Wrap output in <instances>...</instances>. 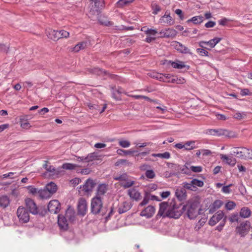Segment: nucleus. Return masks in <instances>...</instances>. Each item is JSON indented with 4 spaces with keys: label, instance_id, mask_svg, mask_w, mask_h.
<instances>
[{
    "label": "nucleus",
    "instance_id": "nucleus-1",
    "mask_svg": "<svg viewBox=\"0 0 252 252\" xmlns=\"http://www.w3.org/2000/svg\"><path fill=\"white\" fill-rule=\"evenodd\" d=\"M183 212L187 210V214L190 220L194 219L199 214V204L197 202H189L186 205H183Z\"/></svg>",
    "mask_w": 252,
    "mask_h": 252
},
{
    "label": "nucleus",
    "instance_id": "nucleus-2",
    "mask_svg": "<svg viewBox=\"0 0 252 252\" xmlns=\"http://www.w3.org/2000/svg\"><path fill=\"white\" fill-rule=\"evenodd\" d=\"M114 180L120 181V185L124 189L129 188L135 184V181L130 179L129 176L126 173L115 176Z\"/></svg>",
    "mask_w": 252,
    "mask_h": 252
},
{
    "label": "nucleus",
    "instance_id": "nucleus-3",
    "mask_svg": "<svg viewBox=\"0 0 252 252\" xmlns=\"http://www.w3.org/2000/svg\"><path fill=\"white\" fill-rule=\"evenodd\" d=\"M102 199L98 197H94L92 199L91 211L94 214L101 213V215H105V212L102 209Z\"/></svg>",
    "mask_w": 252,
    "mask_h": 252
},
{
    "label": "nucleus",
    "instance_id": "nucleus-4",
    "mask_svg": "<svg viewBox=\"0 0 252 252\" xmlns=\"http://www.w3.org/2000/svg\"><path fill=\"white\" fill-rule=\"evenodd\" d=\"M183 205L176 206L174 204L169 208L165 213V216L167 217L174 219H178L183 213Z\"/></svg>",
    "mask_w": 252,
    "mask_h": 252
},
{
    "label": "nucleus",
    "instance_id": "nucleus-5",
    "mask_svg": "<svg viewBox=\"0 0 252 252\" xmlns=\"http://www.w3.org/2000/svg\"><path fill=\"white\" fill-rule=\"evenodd\" d=\"M233 153L239 158L252 159V150L246 148H234Z\"/></svg>",
    "mask_w": 252,
    "mask_h": 252
},
{
    "label": "nucleus",
    "instance_id": "nucleus-6",
    "mask_svg": "<svg viewBox=\"0 0 252 252\" xmlns=\"http://www.w3.org/2000/svg\"><path fill=\"white\" fill-rule=\"evenodd\" d=\"M91 1V6L89 11L90 15H98L101 9L104 6V0H90Z\"/></svg>",
    "mask_w": 252,
    "mask_h": 252
},
{
    "label": "nucleus",
    "instance_id": "nucleus-7",
    "mask_svg": "<svg viewBox=\"0 0 252 252\" xmlns=\"http://www.w3.org/2000/svg\"><path fill=\"white\" fill-rule=\"evenodd\" d=\"M16 214L20 222L27 223L29 221V213L24 207L20 206L17 209Z\"/></svg>",
    "mask_w": 252,
    "mask_h": 252
},
{
    "label": "nucleus",
    "instance_id": "nucleus-8",
    "mask_svg": "<svg viewBox=\"0 0 252 252\" xmlns=\"http://www.w3.org/2000/svg\"><path fill=\"white\" fill-rule=\"evenodd\" d=\"M250 227L251 223L250 221L247 220L244 222L241 223L240 225L236 227V230L241 237H244L248 233Z\"/></svg>",
    "mask_w": 252,
    "mask_h": 252
},
{
    "label": "nucleus",
    "instance_id": "nucleus-9",
    "mask_svg": "<svg viewBox=\"0 0 252 252\" xmlns=\"http://www.w3.org/2000/svg\"><path fill=\"white\" fill-rule=\"evenodd\" d=\"M43 167L49 173V175L51 176H58L61 175L62 170L61 168H55L53 166L49 164V163L45 161Z\"/></svg>",
    "mask_w": 252,
    "mask_h": 252
},
{
    "label": "nucleus",
    "instance_id": "nucleus-10",
    "mask_svg": "<svg viewBox=\"0 0 252 252\" xmlns=\"http://www.w3.org/2000/svg\"><path fill=\"white\" fill-rule=\"evenodd\" d=\"M108 190V185L106 184H100L96 188L95 197L103 198L104 196Z\"/></svg>",
    "mask_w": 252,
    "mask_h": 252
},
{
    "label": "nucleus",
    "instance_id": "nucleus-11",
    "mask_svg": "<svg viewBox=\"0 0 252 252\" xmlns=\"http://www.w3.org/2000/svg\"><path fill=\"white\" fill-rule=\"evenodd\" d=\"M206 133L208 135L213 136H220L224 135L226 136H230L229 131L224 129H208Z\"/></svg>",
    "mask_w": 252,
    "mask_h": 252
},
{
    "label": "nucleus",
    "instance_id": "nucleus-12",
    "mask_svg": "<svg viewBox=\"0 0 252 252\" xmlns=\"http://www.w3.org/2000/svg\"><path fill=\"white\" fill-rule=\"evenodd\" d=\"M224 217V213L220 210L216 213L209 220L208 223L210 226H214Z\"/></svg>",
    "mask_w": 252,
    "mask_h": 252
},
{
    "label": "nucleus",
    "instance_id": "nucleus-13",
    "mask_svg": "<svg viewBox=\"0 0 252 252\" xmlns=\"http://www.w3.org/2000/svg\"><path fill=\"white\" fill-rule=\"evenodd\" d=\"M26 207L30 213L33 215L37 214L38 210L37 207L33 200L31 198H27L25 200Z\"/></svg>",
    "mask_w": 252,
    "mask_h": 252
},
{
    "label": "nucleus",
    "instance_id": "nucleus-14",
    "mask_svg": "<svg viewBox=\"0 0 252 252\" xmlns=\"http://www.w3.org/2000/svg\"><path fill=\"white\" fill-rule=\"evenodd\" d=\"M60 203L57 200H53L49 202L48 206L49 211L53 214H57L60 210Z\"/></svg>",
    "mask_w": 252,
    "mask_h": 252
},
{
    "label": "nucleus",
    "instance_id": "nucleus-15",
    "mask_svg": "<svg viewBox=\"0 0 252 252\" xmlns=\"http://www.w3.org/2000/svg\"><path fill=\"white\" fill-rule=\"evenodd\" d=\"M77 209L78 214L82 216H84L86 214L87 211V203L84 198H81L79 199Z\"/></svg>",
    "mask_w": 252,
    "mask_h": 252
},
{
    "label": "nucleus",
    "instance_id": "nucleus-16",
    "mask_svg": "<svg viewBox=\"0 0 252 252\" xmlns=\"http://www.w3.org/2000/svg\"><path fill=\"white\" fill-rule=\"evenodd\" d=\"M127 195L130 199L136 201L139 200L141 198L140 192L135 188H130L128 189Z\"/></svg>",
    "mask_w": 252,
    "mask_h": 252
},
{
    "label": "nucleus",
    "instance_id": "nucleus-17",
    "mask_svg": "<svg viewBox=\"0 0 252 252\" xmlns=\"http://www.w3.org/2000/svg\"><path fill=\"white\" fill-rule=\"evenodd\" d=\"M156 209L152 205H149L140 213V216L147 218H151L155 214Z\"/></svg>",
    "mask_w": 252,
    "mask_h": 252
},
{
    "label": "nucleus",
    "instance_id": "nucleus-18",
    "mask_svg": "<svg viewBox=\"0 0 252 252\" xmlns=\"http://www.w3.org/2000/svg\"><path fill=\"white\" fill-rule=\"evenodd\" d=\"M58 223L60 228L63 231H66L68 229V223L67 219L62 215L58 216Z\"/></svg>",
    "mask_w": 252,
    "mask_h": 252
},
{
    "label": "nucleus",
    "instance_id": "nucleus-19",
    "mask_svg": "<svg viewBox=\"0 0 252 252\" xmlns=\"http://www.w3.org/2000/svg\"><path fill=\"white\" fill-rule=\"evenodd\" d=\"M173 45L174 46L175 49H176L180 53L189 54H192V53L190 52V49H189L186 46L183 45L180 42L177 41H174L173 42Z\"/></svg>",
    "mask_w": 252,
    "mask_h": 252
},
{
    "label": "nucleus",
    "instance_id": "nucleus-20",
    "mask_svg": "<svg viewBox=\"0 0 252 252\" xmlns=\"http://www.w3.org/2000/svg\"><path fill=\"white\" fill-rule=\"evenodd\" d=\"M159 34H160L159 37L168 38L175 36L176 35V31L173 29L168 28L165 30H162L159 32Z\"/></svg>",
    "mask_w": 252,
    "mask_h": 252
},
{
    "label": "nucleus",
    "instance_id": "nucleus-21",
    "mask_svg": "<svg viewBox=\"0 0 252 252\" xmlns=\"http://www.w3.org/2000/svg\"><path fill=\"white\" fill-rule=\"evenodd\" d=\"M96 185V183L91 179H88L83 186V190L86 192L92 191Z\"/></svg>",
    "mask_w": 252,
    "mask_h": 252
},
{
    "label": "nucleus",
    "instance_id": "nucleus-22",
    "mask_svg": "<svg viewBox=\"0 0 252 252\" xmlns=\"http://www.w3.org/2000/svg\"><path fill=\"white\" fill-rule=\"evenodd\" d=\"M223 203L221 200H216L212 204L209 206L208 208L210 214L214 213L216 210L219 209L223 205Z\"/></svg>",
    "mask_w": 252,
    "mask_h": 252
},
{
    "label": "nucleus",
    "instance_id": "nucleus-23",
    "mask_svg": "<svg viewBox=\"0 0 252 252\" xmlns=\"http://www.w3.org/2000/svg\"><path fill=\"white\" fill-rule=\"evenodd\" d=\"M159 22L161 24H166L169 25H172L174 23L170 13L168 11H166L165 14L159 19Z\"/></svg>",
    "mask_w": 252,
    "mask_h": 252
},
{
    "label": "nucleus",
    "instance_id": "nucleus-24",
    "mask_svg": "<svg viewBox=\"0 0 252 252\" xmlns=\"http://www.w3.org/2000/svg\"><path fill=\"white\" fill-rule=\"evenodd\" d=\"M220 158L221 159L225 161L227 164L231 165V166H233L236 163V160L235 158L232 157H229L226 155H220Z\"/></svg>",
    "mask_w": 252,
    "mask_h": 252
},
{
    "label": "nucleus",
    "instance_id": "nucleus-25",
    "mask_svg": "<svg viewBox=\"0 0 252 252\" xmlns=\"http://www.w3.org/2000/svg\"><path fill=\"white\" fill-rule=\"evenodd\" d=\"M59 31H56L54 30L49 29L47 31V35L48 37L54 41H57L59 39Z\"/></svg>",
    "mask_w": 252,
    "mask_h": 252
},
{
    "label": "nucleus",
    "instance_id": "nucleus-26",
    "mask_svg": "<svg viewBox=\"0 0 252 252\" xmlns=\"http://www.w3.org/2000/svg\"><path fill=\"white\" fill-rule=\"evenodd\" d=\"M170 207H169V205L167 202H163L159 204V209L158 210V215L160 217L163 216L165 217V216H165V211L166 210H167Z\"/></svg>",
    "mask_w": 252,
    "mask_h": 252
},
{
    "label": "nucleus",
    "instance_id": "nucleus-27",
    "mask_svg": "<svg viewBox=\"0 0 252 252\" xmlns=\"http://www.w3.org/2000/svg\"><path fill=\"white\" fill-rule=\"evenodd\" d=\"M175 194L176 197L180 200L186 199V191L184 189H178L176 190Z\"/></svg>",
    "mask_w": 252,
    "mask_h": 252
},
{
    "label": "nucleus",
    "instance_id": "nucleus-28",
    "mask_svg": "<svg viewBox=\"0 0 252 252\" xmlns=\"http://www.w3.org/2000/svg\"><path fill=\"white\" fill-rule=\"evenodd\" d=\"M75 212L74 210L71 208L68 207L66 210L65 214V217L66 219H68L70 221H73L75 219Z\"/></svg>",
    "mask_w": 252,
    "mask_h": 252
},
{
    "label": "nucleus",
    "instance_id": "nucleus-29",
    "mask_svg": "<svg viewBox=\"0 0 252 252\" xmlns=\"http://www.w3.org/2000/svg\"><path fill=\"white\" fill-rule=\"evenodd\" d=\"M45 189L53 195L57 191V186L55 183L51 182L46 185Z\"/></svg>",
    "mask_w": 252,
    "mask_h": 252
},
{
    "label": "nucleus",
    "instance_id": "nucleus-30",
    "mask_svg": "<svg viewBox=\"0 0 252 252\" xmlns=\"http://www.w3.org/2000/svg\"><path fill=\"white\" fill-rule=\"evenodd\" d=\"M10 203V200L6 195L0 197V206L3 208L7 207Z\"/></svg>",
    "mask_w": 252,
    "mask_h": 252
},
{
    "label": "nucleus",
    "instance_id": "nucleus-31",
    "mask_svg": "<svg viewBox=\"0 0 252 252\" xmlns=\"http://www.w3.org/2000/svg\"><path fill=\"white\" fill-rule=\"evenodd\" d=\"M168 63L174 68L182 69L185 67V65L183 62L177 61V62H173L169 61Z\"/></svg>",
    "mask_w": 252,
    "mask_h": 252
},
{
    "label": "nucleus",
    "instance_id": "nucleus-32",
    "mask_svg": "<svg viewBox=\"0 0 252 252\" xmlns=\"http://www.w3.org/2000/svg\"><path fill=\"white\" fill-rule=\"evenodd\" d=\"M247 114L246 112H237L232 115V117L237 120L241 121L247 118Z\"/></svg>",
    "mask_w": 252,
    "mask_h": 252
},
{
    "label": "nucleus",
    "instance_id": "nucleus-33",
    "mask_svg": "<svg viewBox=\"0 0 252 252\" xmlns=\"http://www.w3.org/2000/svg\"><path fill=\"white\" fill-rule=\"evenodd\" d=\"M78 167H79V166L76 164L71 163H64L63 164L61 169L63 168V169L66 170H73Z\"/></svg>",
    "mask_w": 252,
    "mask_h": 252
},
{
    "label": "nucleus",
    "instance_id": "nucleus-34",
    "mask_svg": "<svg viewBox=\"0 0 252 252\" xmlns=\"http://www.w3.org/2000/svg\"><path fill=\"white\" fill-rule=\"evenodd\" d=\"M132 165V163L129 162L128 160L125 159H120L118 160L115 163V165L116 166H129Z\"/></svg>",
    "mask_w": 252,
    "mask_h": 252
},
{
    "label": "nucleus",
    "instance_id": "nucleus-35",
    "mask_svg": "<svg viewBox=\"0 0 252 252\" xmlns=\"http://www.w3.org/2000/svg\"><path fill=\"white\" fill-rule=\"evenodd\" d=\"M251 211L247 207L242 208L240 212V216L243 218H247L251 216Z\"/></svg>",
    "mask_w": 252,
    "mask_h": 252
},
{
    "label": "nucleus",
    "instance_id": "nucleus-36",
    "mask_svg": "<svg viewBox=\"0 0 252 252\" xmlns=\"http://www.w3.org/2000/svg\"><path fill=\"white\" fill-rule=\"evenodd\" d=\"M204 18L202 16H196L188 20V22H192L194 24H199L203 22Z\"/></svg>",
    "mask_w": 252,
    "mask_h": 252
},
{
    "label": "nucleus",
    "instance_id": "nucleus-37",
    "mask_svg": "<svg viewBox=\"0 0 252 252\" xmlns=\"http://www.w3.org/2000/svg\"><path fill=\"white\" fill-rule=\"evenodd\" d=\"M221 40V38L215 37L208 41H206V44L208 45L210 48H214L219 42H220Z\"/></svg>",
    "mask_w": 252,
    "mask_h": 252
},
{
    "label": "nucleus",
    "instance_id": "nucleus-38",
    "mask_svg": "<svg viewBox=\"0 0 252 252\" xmlns=\"http://www.w3.org/2000/svg\"><path fill=\"white\" fill-rule=\"evenodd\" d=\"M38 193L40 197L42 199L49 198L52 195L46 189L40 190Z\"/></svg>",
    "mask_w": 252,
    "mask_h": 252
},
{
    "label": "nucleus",
    "instance_id": "nucleus-39",
    "mask_svg": "<svg viewBox=\"0 0 252 252\" xmlns=\"http://www.w3.org/2000/svg\"><path fill=\"white\" fill-rule=\"evenodd\" d=\"M172 165H174L175 167L177 168V170L179 172L186 174H188L189 173V168L186 165L183 166L174 164H172Z\"/></svg>",
    "mask_w": 252,
    "mask_h": 252
},
{
    "label": "nucleus",
    "instance_id": "nucleus-40",
    "mask_svg": "<svg viewBox=\"0 0 252 252\" xmlns=\"http://www.w3.org/2000/svg\"><path fill=\"white\" fill-rule=\"evenodd\" d=\"M130 208V206L128 203L127 202H124L123 204V206H120L118 208V212L119 214H121L127 212Z\"/></svg>",
    "mask_w": 252,
    "mask_h": 252
},
{
    "label": "nucleus",
    "instance_id": "nucleus-41",
    "mask_svg": "<svg viewBox=\"0 0 252 252\" xmlns=\"http://www.w3.org/2000/svg\"><path fill=\"white\" fill-rule=\"evenodd\" d=\"M195 141H189L184 144L185 150L190 151L196 148L195 146Z\"/></svg>",
    "mask_w": 252,
    "mask_h": 252
},
{
    "label": "nucleus",
    "instance_id": "nucleus-42",
    "mask_svg": "<svg viewBox=\"0 0 252 252\" xmlns=\"http://www.w3.org/2000/svg\"><path fill=\"white\" fill-rule=\"evenodd\" d=\"M86 46V42H81L75 45V46L73 49V51L75 52H78L81 50L85 49Z\"/></svg>",
    "mask_w": 252,
    "mask_h": 252
},
{
    "label": "nucleus",
    "instance_id": "nucleus-43",
    "mask_svg": "<svg viewBox=\"0 0 252 252\" xmlns=\"http://www.w3.org/2000/svg\"><path fill=\"white\" fill-rule=\"evenodd\" d=\"M98 21L101 25H103L106 26H112L113 23L108 20L107 18L105 17L100 16L98 19Z\"/></svg>",
    "mask_w": 252,
    "mask_h": 252
},
{
    "label": "nucleus",
    "instance_id": "nucleus-44",
    "mask_svg": "<svg viewBox=\"0 0 252 252\" xmlns=\"http://www.w3.org/2000/svg\"><path fill=\"white\" fill-rule=\"evenodd\" d=\"M152 156L154 157H158L165 159H169L170 158V154L168 152L163 153L153 154Z\"/></svg>",
    "mask_w": 252,
    "mask_h": 252
},
{
    "label": "nucleus",
    "instance_id": "nucleus-45",
    "mask_svg": "<svg viewBox=\"0 0 252 252\" xmlns=\"http://www.w3.org/2000/svg\"><path fill=\"white\" fill-rule=\"evenodd\" d=\"M192 184L193 185V188L194 189V191L196 190V189L197 187H202L204 186V182L201 181L196 179H193L192 180Z\"/></svg>",
    "mask_w": 252,
    "mask_h": 252
},
{
    "label": "nucleus",
    "instance_id": "nucleus-46",
    "mask_svg": "<svg viewBox=\"0 0 252 252\" xmlns=\"http://www.w3.org/2000/svg\"><path fill=\"white\" fill-rule=\"evenodd\" d=\"M97 158V155L95 153H92L85 157V162H89L92 161Z\"/></svg>",
    "mask_w": 252,
    "mask_h": 252
},
{
    "label": "nucleus",
    "instance_id": "nucleus-47",
    "mask_svg": "<svg viewBox=\"0 0 252 252\" xmlns=\"http://www.w3.org/2000/svg\"><path fill=\"white\" fill-rule=\"evenodd\" d=\"M136 152L135 151H132L131 150H124L123 149H118L117 151V153L119 155H123V154L125 155H131Z\"/></svg>",
    "mask_w": 252,
    "mask_h": 252
},
{
    "label": "nucleus",
    "instance_id": "nucleus-48",
    "mask_svg": "<svg viewBox=\"0 0 252 252\" xmlns=\"http://www.w3.org/2000/svg\"><path fill=\"white\" fill-rule=\"evenodd\" d=\"M90 72L93 74H96L97 75H102L105 74V71L104 70L98 68H94L90 69Z\"/></svg>",
    "mask_w": 252,
    "mask_h": 252
},
{
    "label": "nucleus",
    "instance_id": "nucleus-49",
    "mask_svg": "<svg viewBox=\"0 0 252 252\" xmlns=\"http://www.w3.org/2000/svg\"><path fill=\"white\" fill-rule=\"evenodd\" d=\"M134 0H119L117 2V6L119 7H123L133 2Z\"/></svg>",
    "mask_w": 252,
    "mask_h": 252
},
{
    "label": "nucleus",
    "instance_id": "nucleus-50",
    "mask_svg": "<svg viewBox=\"0 0 252 252\" xmlns=\"http://www.w3.org/2000/svg\"><path fill=\"white\" fill-rule=\"evenodd\" d=\"M175 79L171 80L169 81L171 83H176L178 84H183L186 81L183 78H178L177 76L175 77Z\"/></svg>",
    "mask_w": 252,
    "mask_h": 252
},
{
    "label": "nucleus",
    "instance_id": "nucleus-51",
    "mask_svg": "<svg viewBox=\"0 0 252 252\" xmlns=\"http://www.w3.org/2000/svg\"><path fill=\"white\" fill-rule=\"evenodd\" d=\"M149 200H150V197L149 196L148 193L146 192L145 194V195H144L143 200L141 201V202L140 203V204H139V206H143L144 205H146V204H147L148 203Z\"/></svg>",
    "mask_w": 252,
    "mask_h": 252
},
{
    "label": "nucleus",
    "instance_id": "nucleus-52",
    "mask_svg": "<svg viewBox=\"0 0 252 252\" xmlns=\"http://www.w3.org/2000/svg\"><path fill=\"white\" fill-rule=\"evenodd\" d=\"M119 144L123 148H128L130 145L129 141L126 140H121L119 141Z\"/></svg>",
    "mask_w": 252,
    "mask_h": 252
},
{
    "label": "nucleus",
    "instance_id": "nucleus-53",
    "mask_svg": "<svg viewBox=\"0 0 252 252\" xmlns=\"http://www.w3.org/2000/svg\"><path fill=\"white\" fill-rule=\"evenodd\" d=\"M145 176L147 178L153 179L155 177L156 174L153 170H147L145 172Z\"/></svg>",
    "mask_w": 252,
    "mask_h": 252
},
{
    "label": "nucleus",
    "instance_id": "nucleus-54",
    "mask_svg": "<svg viewBox=\"0 0 252 252\" xmlns=\"http://www.w3.org/2000/svg\"><path fill=\"white\" fill-rule=\"evenodd\" d=\"M152 8L153 10V14L156 15L159 11L161 10L160 7L156 3L152 4Z\"/></svg>",
    "mask_w": 252,
    "mask_h": 252
},
{
    "label": "nucleus",
    "instance_id": "nucleus-55",
    "mask_svg": "<svg viewBox=\"0 0 252 252\" xmlns=\"http://www.w3.org/2000/svg\"><path fill=\"white\" fill-rule=\"evenodd\" d=\"M154 78H156L160 81L166 82V74H157L156 75L153 76Z\"/></svg>",
    "mask_w": 252,
    "mask_h": 252
},
{
    "label": "nucleus",
    "instance_id": "nucleus-56",
    "mask_svg": "<svg viewBox=\"0 0 252 252\" xmlns=\"http://www.w3.org/2000/svg\"><path fill=\"white\" fill-rule=\"evenodd\" d=\"M59 39L62 38H67L69 36V33L64 30H61L59 31Z\"/></svg>",
    "mask_w": 252,
    "mask_h": 252
},
{
    "label": "nucleus",
    "instance_id": "nucleus-57",
    "mask_svg": "<svg viewBox=\"0 0 252 252\" xmlns=\"http://www.w3.org/2000/svg\"><path fill=\"white\" fill-rule=\"evenodd\" d=\"M196 52L200 56H208L209 55L208 52L204 49L197 48L196 49Z\"/></svg>",
    "mask_w": 252,
    "mask_h": 252
},
{
    "label": "nucleus",
    "instance_id": "nucleus-58",
    "mask_svg": "<svg viewBox=\"0 0 252 252\" xmlns=\"http://www.w3.org/2000/svg\"><path fill=\"white\" fill-rule=\"evenodd\" d=\"M182 185L185 189L194 191V189H193V185L192 184V181L190 182V183L187 182H184L182 184Z\"/></svg>",
    "mask_w": 252,
    "mask_h": 252
},
{
    "label": "nucleus",
    "instance_id": "nucleus-59",
    "mask_svg": "<svg viewBox=\"0 0 252 252\" xmlns=\"http://www.w3.org/2000/svg\"><path fill=\"white\" fill-rule=\"evenodd\" d=\"M238 215L237 213H233L229 218V220L231 222H238Z\"/></svg>",
    "mask_w": 252,
    "mask_h": 252
},
{
    "label": "nucleus",
    "instance_id": "nucleus-60",
    "mask_svg": "<svg viewBox=\"0 0 252 252\" xmlns=\"http://www.w3.org/2000/svg\"><path fill=\"white\" fill-rule=\"evenodd\" d=\"M236 206V204L233 201H228L225 204V208L228 210L233 209Z\"/></svg>",
    "mask_w": 252,
    "mask_h": 252
},
{
    "label": "nucleus",
    "instance_id": "nucleus-61",
    "mask_svg": "<svg viewBox=\"0 0 252 252\" xmlns=\"http://www.w3.org/2000/svg\"><path fill=\"white\" fill-rule=\"evenodd\" d=\"M233 186L232 184H230L227 186H223L221 189L222 192L226 194L230 193L231 192V190L230 188Z\"/></svg>",
    "mask_w": 252,
    "mask_h": 252
},
{
    "label": "nucleus",
    "instance_id": "nucleus-62",
    "mask_svg": "<svg viewBox=\"0 0 252 252\" xmlns=\"http://www.w3.org/2000/svg\"><path fill=\"white\" fill-rule=\"evenodd\" d=\"M190 169L193 171V172H195V173H199V172H200L202 171V168L201 166H191L190 167Z\"/></svg>",
    "mask_w": 252,
    "mask_h": 252
},
{
    "label": "nucleus",
    "instance_id": "nucleus-63",
    "mask_svg": "<svg viewBox=\"0 0 252 252\" xmlns=\"http://www.w3.org/2000/svg\"><path fill=\"white\" fill-rule=\"evenodd\" d=\"M20 126L23 128L28 129L31 127L30 123L27 121L21 122Z\"/></svg>",
    "mask_w": 252,
    "mask_h": 252
},
{
    "label": "nucleus",
    "instance_id": "nucleus-64",
    "mask_svg": "<svg viewBox=\"0 0 252 252\" xmlns=\"http://www.w3.org/2000/svg\"><path fill=\"white\" fill-rule=\"evenodd\" d=\"M158 33V31L155 29H149L148 32H146V34L151 36H155Z\"/></svg>",
    "mask_w": 252,
    "mask_h": 252
}]
</instances>
